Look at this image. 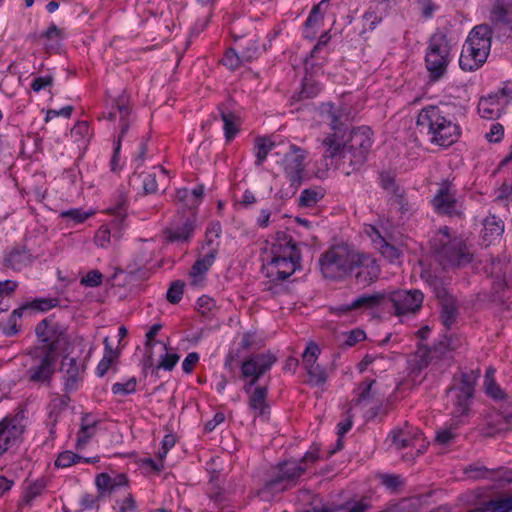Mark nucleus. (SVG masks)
<instances>
[{"instance_id": "nucleus-3", "label": "nucleus", "mask_w": 512, "mask_h": 512, "mask_svg": "<svg viewBox=\"0 0 512 512\" xmlns=\"http://www.w3.org/2000/svg\"><path fill=\"white\" fill-rule=\"evenodd\" d=\"M492 30L486 24L475 26L463 45L459 65L465 71L479 69L487 60L491 48Z\"/></svg>"}, {"instance_id": "nucleus-52", "label": "nucleus", "mask_w": 512, "mask_h": 512, "mask_svg": "<svg viewBox=\"0 0 512 512\" xmlns=\"http://www.w3.org/2000/svg\"><path fill=\"white\" fill-rule=\"evenodd\" d=\"M137 381L134 377L130 378L126 383H115L112 386L113 394L127 395L136 391Z\"/></svg>"}, {"instance_id": "nucleus-46", "label": "nucleus", "mask_w": 512, "mask_h": 512, "mask_svg": "<svg viewBox=\"0 0 512 512\" xmlns=\"http://www.w3.org/2000/svg\"><path fill=\"white\" fill-rule=\"evenodd\" d=\"M512 419V415H508L506 417H500L499 420H497V423L501 424L500 426H497L496 424L489 423L487 427L484 429V435L492 437L496 434H499L503 431H508L509 427L508 424L510 423V420Z\"/></svg>"}, {"instance_id": "nucleus-53", "label": "nucleus", "mask_w": 512, "mask_h": 512, "mask_svg": "<svg viewBox=\"0 0 512 512\" xmlns=\"http://www.w3.org/2000/svg\"><path fill=\"white\" fill-rule=\"evenodd\" d=\"M95 484L101 496H103V494L107 491L111 492L114 490V485H112V478L107 473H101L97 475Z\"/></svg>"}, {"instance_id": "nucleus-10", "label": "nucleus", "mask_w": 512, "mask_h": 512, "mask_svg": "<svg viewBox=\"0 0 512 512\" xmlns=\"http://www.w3.org/2000/svg\"><path fill=\"white\" fill-rule=\"evenodd\" d=\"M28 354L32 360L26 371L28 381L35 384H49L55 373L58 354H52L37 348H32Z\"/></svg>"}, {"instance_id": "nucleus-14", "label": "nucleus", "mask_w": 512, "mask_h": 512, "mask_svg": "<svg viewBox=\"0 0 512 512\" xmlns=\"http://www.w3.org/2000/svg\"><path fill=\"white\" fill-rule=\"evenodd\" d=\"M379 184L388 194V202L392 206H397L401 214L409 211L410 207L406 191L397 183L393 173L389 171L380 172Z\"/></svg>"}, {"instance_id": "nucleus-12", "label": "nucleus", "mask_w": 512, "mask_h": 512, "mask_svg": "<svg viewBox=\"0 0 512 512\" xmlns=\"http://www.w3.org/2000/svg\"><path fill=\"white\" fill-rule=\"evenodd\" d=\"M25 411L18 409L13 415H7L0 421V457L13 445L21 442L26 430Z\"/></svg>"}, {"instance_id": "nucleus-17", "label": "nucleus", "mask_w": 512, "mask_h": 512, "mask_svg": "<svg viewBox=\"0 0 512 512\" xmlns=\"http://www.w3.org/2000/svg\"><path fill=\"white\" fill-rule=\"evenodd\" d=\"M61 370L64 373V391L67 393L75 391L78 383L82 380L85 366L80 364L76 358L65 356L62 360Z\"/></svg>"}, {"instance_id": "nucleus-55", "label": "nucleus", "mask_w": 512, "mask_h": 512, "mask_svg": "<svg viewBox=\"0 0 512 512\" xmlns=\"http://www.w3.org/2000/svg\"><path fill=\"white\" fill-rule=\"evenodd\" d=\"M118 359L119 358L103 355V358L96 367L97 376L103 377L110 368H114V366L118 363Z\"/></svg>"}, {"instance_id": "nucleus-7", "label": "nucleus", "mask_w": 512, "mask_h": 512, "mask_svg": "<svg viewBox=\"0 0 512 512\" xmlns=\"http://www.w3.org/2000/svg\"><path fill=\"white\" fill-rule=\"evenodd\" d=\"M449 51L450 47L445 35L434 34L430 38L425 62L431 81H438L446 74Z\"/></svg>"}, {"instance_id": "nucleus-58", "label": "nucleus", "mask_w": 512, "mask_h": 512, "mask_svg": "<svg viewBox=\"0 0 512 512\" xmlns=\"http://www.w3.org/2000/svg\"><path fill=\"white\" fill-rule=\"evenodd\" d=\"M61 37V30L55 25L51 24L50 27L42 32L41 34H31L29 35V38L32 41H37L40 38H46V39H53V38H60Z\"/></svg>"}, {"instance_id": "nucleus-41", "label": "nucleus", "mask_w": 512, "mask_h": 512, "mask_svg": "<svg viewBox=\"0 0 512 512\" xmlns=\"http://www.w3.org/2000/svg\"><path fill=\"white\" fill-rule=\"evenodd\" d=\"M82 459V456L72 451H63L58 455L57 459L55 460V466L59 468H67L73 464L80 462Z\"/></svg>"}, {"instance_id": "nucleus-31", "label": "nucleus", "mask_w": 512, "mask_h": 512, "mask_svg": "<svg viewBox=\"0 0 512 512\" xmlns=\"http://www.w3.org/2000/svg\"><path fill=\"white\" fill-rule=\"evenodd\" d=\"M470 512H512V496L485 502L478 509Z\"/></svg>"}, {"instance_id": "nucleus-51", "label": "nucleus", "mask_w": 512, "mask_h": 512, "mask_svg": "<svg viewBox=\"0 0 512 512\" xmlns=\"http://www.w3.org/2000/svg\"><path fill=\"white\" fill-rule=\"evenodd\" d=\"M44 487V483L40 481L30 484L24 493L23 503L29 505L34 498L42 493Z\"/></svg>"}, {"instance_id": "nucleus-36", "label": "nucleus", "mask_w": 512, "mask_h": 512, "mask_svg": "<svg viewBox=\"0 0 512 512\" xmlns=\"http://www.w3.org/2000/svg\"><path fill=\"white\" fill-rule=\"evenodd\" d=\"M274 147V143L266 137L257 138L255 140L256 149V165L260 166L266 160L268 153Z\"/></svg>"}, {"instance_id": "nucleus-34", "label": "nucleus", "mask_w": 512, "mask_h": 512, "mask_svg": "<svg viewBox=\"0 0 512 512\" xmlns=\"http://www.w3.org/2000/svg\"><path fill=\"white\" fill-rule=\"evenodd\" d=\"M504 232L503 221L491 215L484 220V238L495 239L500 237Z\"/></svg>"}, {"instance_id": "nucleus-1", "label": "nucleus", "mask_w": 512, "mask_h": 512, "mask_svg": "<svg viewBox=\"0 0 512 512\" xmlns=\"http://www.w3.org/2000/svg\"><path fill=\"white\" fill-rule=\"evenodd\" d=\"M331 126L335 131L333 135L323 140L325 146V157H339L343 163H348L351 171L358 170L367 160L372 147L373 132L367 126L352 129L347 137L341 132L339 120L335 112L329 111Z\"/></svg>"}, {"instance_id": "nucleus-15", "label": "nucleus", "mask_w": 512, "mask_h": 512, "mask_svg": "<svg viewBox=\"0 0 512 512\" xmlns=\"http://www.w3.org/2000/svg\"><path fill=\"white\" fill-rule=\"evenodd\" d=\"M195 227L196 211H188V215L175 218L171 226L165 229L164 233L170 242H187L191 239Z\"/></svg>"}, {"instance_id": "nucleus-6", "label": "nucleus", "mask_w": 512, "mask_h": 512, "mask_svg": "<svg viewBox=\"0 0 512 512\" xmlns=\"http://www.w3.org/2000/svg\"><path fill=\"white\" fill-rule=\"evenodd\" d=\"M430 244L435 260L445 271L464 267L473 260V252L462 238L432 239Z\"/></svg>"}, {"instance_id": "nucleus-59", "label": "nucleus", "mask_w": 512, "mask_h": 512, "mask_svg": "<svg viewBox=\"0 0 512 512\" xmlns=\"http://www.w3.org/2000/svg\"><path fill=\"white\" fill-rule=\"evenodd\" d=\"M432 290L436 296V298L440 301H446L448 298H454L448 293V290L446 288V284L443 281V279H439L432 287Z\"/></svg>"}, {"instance_id": "nucleus-50", "label": "nucleus", "mask_w": 512, "mask_h": 512, "mask_svg": "<svg viewBox=\"0 0 512 512\" xmlns=\"http://www.w3.org/2000/svg\"><path fill=\"white\" fill-rule=\"evenodd\" d=\"M259 55V47L255 41L249 40L246 45L241 44V56L245 62H250Z\"/></svg>"}, {"instance_id": "nucleus-18", "label": "nucleus", "mask_w": 512, "mask_h": 512, "mask_svg": "<svg viewBox=\"0 0 512 512\" xmlns=\"http://www.w3.org/2000/svg\"><path fill=\"white\" fill-rule=\"evenodd\" d=\"M359 261H356L355 269H359L356 274L357 282L367 285L376 280L380 274V267L376 260L369 254L358 252Z\"/></svg>"}, {"instance_id": "nucleus-22", "label": "nucleus", "mask_w": 512, "mask_h": 512, "mask_svg": "<svg viewBox=\"0 0 512 512\" xmlns=\"http://www.w3.org/2000/svg\"><path fill=\"white\" fill-rule=\"evenodd\" d=\"M32 263V256L26 247H14L3 260V265L6 268L19 271Z\"/></svg>"}, {"instance_id": "nucleus-32", "label": "nucleus", "mask_w": 512, "mask_h": 512, "mask_svg": "<svg viewBox=\"0 0 512 512\" xmlns=\"http://www.w3.org/2000/svg\"><path fill=\"white\" fill-rule=\"evenodd\" d=\"M440 303L442 323L446 329H450L458 315L456 300L455 298H448V300Z\"/></svg>"}, {"instance_id": "nucleus-60", "label": "nucleus", "mask_w": 512, "mask_h": 512, "mask_svg": "<svg viewBox=\"0 0 512 512\" xmlns=\"http://www.w3.org/2000/svg\"><path fill=\"white\" fill-rule=\"evenodd\" d=\"M59 303V300L57 298H45V299H39L34 300L30 307L34 308L39 311H47L55 306H57Z\"/></svg>"}, {"instance_id": "nucleus-4", "label": "nucleus", "mask_w": 512, "mask_h": 512, "mask_svg": "<svg viewBox=\"0 0 512 512\" xmlns=\"http://www.w3.org/2000/svg\"><path fill=\"white\" fill-rule=\"evenodd\" d=\"M358 250L348 245H335L319 258L322 275L327 279L340 280L349 276L359 261Z\"/></svg>"}, {"instance_id": "nucleus-49", "label": "nucleus", "mask_w": 512, "mask_h": 512, "mask_svg": "<svg viewBox=\"0 0 512 512\" xmlns=\"http://www.w3.org/2000/svg\"><path fill=\"white\" fill-rule=\"evenodd\" d=\"M92 214H93V212H86L80 208H75V209H69V210L63 211L61 213V216L63 218H67V219L73 221L74 223L78 224V223L84 222Z\"/></svg>"}, {"instance_id": "nucleus-29", "label": "nucleus", "mask_w": 512, "mask_h": 512, "mask_svg": "<svg viewBox=\"0 0 512 512\" xmlns=\"http://www.w3.org/2000/svg\"><path fill=\"white\" fill-rule=\"evenodd\" d=\"M421 436L422 433L419 430H416V432L410 436L403 429H395L390 432L389 439L391 440L395 448L397 450H400L414 446V442Z\"/></svg>"}, {"instance_id": "nucleus-33", "label": "nucleus", "mask_w": 512, "mask_h": 512, "mask_svg": "<svg viewBox=\"0 0 512 512\" xmlns=\"http://www.w3.org/2000/svg\"><path fill=\"white\" fill-rule=\"evenodd\" d=\"M421 507L420 497L402 498L398 502L391 504L386 512H418Z\"/></svg>"}, {"instance_id": "nucleus-30", "label": "nucleus", "mask_w": 512, "mask_h": 512, "mask_svg": "<svg viewBox=\"0 0 512 512\" xmlns=\"http://www.w3.org/2000/svg\"><path fill=\"white\" fill-rule=\"evenodd\" d=\"M222 121L224 122L225 137L229 141L238 132L239 117L230 111H225L221 106L218 108Z\"/></svg>"}, {"instance_id": "nucleus-62", "label": "nucleus", "mask_w": 512, "mask_h": 512, "mask_svg": "<svg viewBox=\"0 0 512 512\" xmlns=\"http://www.w3.org/2000/svg\"><path fill=\"white\" fill-rule=\"evenodd\" d=\"M111 232L110 229L103 225L99 228V230L96 232L94 241L97 246L105 247L107 243L110 242Z\"/></svg>"}, {"instance_id": "nucleus-25", "label": "nucleus", "mask_w": 512, "mask_h": 512, "mask_svg": "<svg viewBox=\"0 0 512 512\" xmlns=\"http://www.w3.org/2000/svg\"><path fill=\"white\" fill-rule=\"evenodd\" d=\"M387 292H375L373 294H363L351 302V307L355 310L373 309L379 306L386 307Z\"/></svg>"}, {"instance_id": "nucleus-13", "label": "nucleus", "mask_w": 512, "mask_h": 512, "mask_svg": "<svg viewBox=\"0 0 512 512\" xmlns=\"http://www.w3.org/2000/svg\"><path fill=\"white\" fill-rule=\"evenodd\" d=\"M423 299L424 295L418 289L387 292L386 307L391 305L397 316L415 313L421 308Z\"/></svg>"}, {"instance_id": "nucleus-37", "label": "nucleus", "mask_w": 512, "mask_h": 512, "mask_svg": "<svg viewBox=\"0 0 512 512\" xmlns=\"http://www.w3.org/2000/svg\"><path fill=\"white\" fill-rule=\"evenodd\" d=\"M319 354V346L315 342H309L302 354V362L306 370L317 365V358Z\"/></svg>"}, {"instance_id": "nucleus-48", "label": "nucleus", "mask_w": 512, "mask_h": 512, "mask_svg": "<svg viewBox=\"0 0 512 512\" xmlns=\"http://www.w3.org/2000/svg\"><path fill=\"white\" fill-rule=\"evenodd\" d=\"M377 248L379 249L380 253L390 262H393L401 256V251L396 246L388 243L386 239H381Z\"/></svg>"}, {"instance_id": "nucleus-35", "label": "nucleus", "mask_w": 512, "mask_h": 512, "mask_svg": "<svg viewBox=\"0 0 512 512\" xmlns=\"http://www.w3.org/2000/svg\"><path fill=\"white\" fill-rule=\"evenodd\" d=\"M490 20L494 25L510 26L511 20L509 19L508 10L503 3L499 0L495 3L491 10Z\"/></svg>"}, {"instance_id": "nucleus-38", "label": "nucleus", "mask_w": 512, "mask_h": 512, "mask_svg": "<svg viewBox=\"0 0 512 512\" xmlns=\"http://www.w3.org/2000/svg\"><path fill=\"white\" fill-rule=\"evenodd\" d=\"M324 197V194L316 189H305L301 192L298 205L300 207H313L319 200Z\"/></svg>"}, {"instance_id": "nucleus-54", "label": "nucleus", "mask_w": 512, "mask_h": 512, "mask_svg": "<svg viewBox=\"0 0 512 512\" xmlns=\"http://www.w3.org/2000/svg\"><path fill=\"white\" fill-rule=\"evenodd\" d=\"M102 279L103 274L99 270H91L80 282L87 287H98L102 284Z\"/></svg>"}, {"instance_id": "nucleus-64", "label": "nucleus", "mask_w": 512, "mask_h": 512, "mask_svg": "<svg viewBox=\"0 0 512 512\" xmlns=\"http://www.w3.org/2000/svg\"><path fill=\"white\" fill-rule=\"evenodd\" d=\"M365 338L366 333L363 330L356 328L348 333L347 338L345 340V344L351 347L357 344L358 342L365 340Z\"/></svg>"}, {"instance_id": "nucleus-24", "label": "nucleus", "mask_w": 512, "mask_h": 512, "mask_svg": "<svg viewBox=\"0 0 512 512\" xmlns=\"http://www.w3.org/2000/svg\"><path fill=\"white\" fill-rule=\"evenodd\" d=\"M90 414H84L81 419V426L77 433L76 449H83L89 440L96 433V426L99 423L97 420H90Z\"/></svg>"}, {"instance_id": "nucleus-9", "label": "nucleus", "mask_w": 512, "mask_h": 512, "mask_svg": "<svg viewBox=\"0 0 512 512\" xmlns=\"http://www.w3.org/2000/svg\"><path fill=\"white\" fill-rule=\"evenodd\" d=\"M35 334L38 341L43 344L36 348L52 354H58L59 346L68 342L67 328L57 321L55 316H49L39 322Z\"/></svg>"}, {"instance_id": "nucleus-43", "label": "nucleus", "mask_w": 512, "mask_h": 512, "mask_svg": "<svg viewBox=\"0 0 512 512\" xmlns=\"http://www.w3.org/2000/svg\"><path fill=\"white\" fill-rule=\"evenodd\" d=\"M328 0H322L320 3H318L317 5L313 6L306 22H305V27H306V30H308L309 28H313V27H316V26H319L322 21H323V12L321 10V7L322 5L327 2Z\"/></svg>"}, {"instance_id": "nucleus-57", "label": "nucleus", "mask_w": 512, "mask_h": 512, "mask_svg": "<svg viewBox=\"0 0 512 512\" xmlns=\"http://www.w3.org/2000/svg\"><path fill=\"white\" fill-rule=\"evenodd\" d=\"M204 194V186L198 185L192 191H190L191 203H186V207L189 211H195L201 202Z\"/></svg>"}, {"instance_id": "nucleus-8", "label": "nucleus", "mask_w": 512, "mask_h": 512, "mask_svg": "<svg viewBox=\"0 0 512 512\" xmlns=\"http://www.w3.org/2000/svg\"><path fill=\"white\" fill-rule=\"evenodd\" d=\"M283 245L288 249L287 253L284 251L283 255H276V247L272 249L274 256L272 257L269 265L275 269V278L273 281H284L288 279L297 269H300L301 253L298 249L297 243L291 236L287 237L283 234ZM280 247L282 244L279 245ZM274 275V272H271Z\"/></svg>"}, {"instance_id": "nucleus-23", "label": "nucleus", "mask_w": 512, "mask_h": 512, "mask_svg": "<svg viewBox=\"0 0 512 512\" xmlns=\"http://www.w3.org/2000/svg\"><path fill=\"white\" fill-rule=\"evenodd\" d=\"M267 395V386H257L254 391L249 393L248 406L255 413V416L263 417L269 413Z\"/></svg>"}, {"instance_id": "nucleus-28", "label": "nucleus", "mask_w": 512, "mask_h": 512, "mask_svg": "<svg viewBox=\"0 0 512 512\" xmlns=\"http://www.w3.org/2000/svg\"><path fill=\"white\" fill-rule=\"evenodd\" d=\"M270 357H276L273 353L270 351L263 353V354H257L254 355L248 359H246L242 365H241V373L243 377H250L257 375L258 371L261 370V365L264 363H268V358Z\"/></svg>"}, {"instance_id": "nucleus-40", "label": "nucleus", "mask_w": 512, "mask_h": 512, "mask_svg": "<svg viewBox=\"0 0 512 512\" xmlns=\"http://www.w3.org/2000/svg\"><path fill=\"white\" fill-rule=\"evenodd\" d=\"M184 287L185 283L181 280L172 282L166 294L167 301L171 304L179 303L184 293Z\"/></svg>"}, {"instance_id": "nucleus-56", "label": "nucleus", "mask_w": 512, "mask_h": 512, "mask_svg": "<svg viewBox=\"0 0 512 512\" xmlns=\"http://www.w3.org/2000/svg\"><path fill=\"white\" fill-rule=\"evenodd\" d=\"M504 136V127L500 123H494L491 125L489 132L485 134V138L488 142L498 143Z\"/></svg>"}, {"instance_id": "nucleus-39", "label": "nucleus", "mask_w": 512, "mask_h": 512, "mask_svg": "<svg viewBox=\"0 0 512 512\" xmlns=\"http://www.w3.org/2000/svg\"><path fill=\"white\" fill-rule=\"evenodd\" d=\"M306 371L309 375L308 383L313 386H321L327 381L326 369L319 364L307 369Z\"/></svg>"}, {"instance_id": "nucleus-16", "label": "nucleus", "mask_w": 512, "mask_h": 512, "mask_svg": "<svg viewBox=\"0 0 512 512\" xmlns=\"http://www.w3.org/2000/svg\"><path fill=\"white\" fill-rule=\"evenodd\" d=\"M435 210L439 214L448 215L450 217H460L461 212L457 209V200L455 195L450 192V185L444 184L438 190L432 200Z\"/></svg>"}, {"instance_id": "nucleus-63", "label": "nucleus", "mask_w": 512, "mask_h": 512, "mask_svg": "<svg viewBox=\"0 0 512 512\" xmlns=\"http://www.w3.org/2000/svg\"><path fill=\"white\" fill-rule=\"evenodd\" d=\"M102 498V496L99 494L98 496H95L93 494H84L81 498V502H80V505H81V509L82 510H87V509H92V508H98L99 505H98V502L99 500Z\"/></svg>"}, {"instance_id": "nucleus-27", "label": "nucleus", "mask_w": 512, "mask_h": 512, "mask_svg": "<svg viewBox=\"0 0 512 512\" xmlns=\"http://www.w3.org/2000/svg\"><path fill=\"white\" fill-rule=\"evenodd\" d=\"M502 104L498 101V95H489L481 98L478 103V112L482 118H498L502 111Z\"/></svg>"}, {"instance_id": "nucleus-19", "label": "nucleus", "mask_w": 512, "mask_h": 512, "mask_svg": "<svg viewBox=\"0 0 512 512\" xmlns=\"http://www.w3.org/2000/svg\"><path fill=\"white\" fill-rule=\"evenodd\" d=\"M446 352H448V346L444 341H440L437 345H434L433 348L419 347L415 352L413 360L410 361L412 371L420 372L422 369L426 368L434 358L445 355Z\"/></svg>"}, {"instance_id": "nucleus-61", "label": "nucleus", "mask_w": 512, "mask_h": 512, "mask_svg": "<svg viewBox=\"0 0 512 512\" xmlns=\"http://www.w3.org/2000/svg\"><path fill=\"white\" fill-rule=\"evenodd\" d=\"M143 190H144L145 194H152V193L157 192L158 185H157L155 173H148V174L144 175Z\"/></svg>"}, {"instance_id": "nucleus-47", "label": "nucleus", "mask_w": 512, "mask_h": 512, "mask_svg": "<svg viewBox=\"0 0 512 512\" xmlns=\"http://www.w3.org/2000/svg\"><path fill=\"white\" fill-rule=\"evenodd\" d=\"M242 62H244L242 56L239 55L233 48L227 49L222 58L223 65L229 68L230 70H236L240 67Z\"/></svg>"}, {"instance_id": "nucleus-44", "label": "nucleus", "mask_w": 512, "mask_h": 512, "mask_svg": "<svg viewBox=\"0 0 512 512\" xmlns=\"http://www.w3.org/2000/svg\"><path fill=\"white\" fill-rule=\"evenodd\" d=\"M179 359L180 356L178 354L166 352L165 355L161 357L159 364L152 370V374L157 375L159 369L167 371L173 370Z\"/></svg>"}, {"instance_id": "nucleus-26", "label": "nucleus", "mask_w": 512, "mask_h": 512, "mask_svg": "<svg viewBox=\"0 0 512 512\" xmlns=\"http://www.w3.org/2000/svg\"><path fill=\"white\" fill-rule=\"evenodd\" d=\"M466 472H475L472 476L474 478H491L499 482L510 483L512 482V470L498 468L496 470L489 471L485 467H473L470 466L465 470Z\"/></svg>"}, {"instance_id": "nucleus-11", "label": "nucleus", "mask_w": 512, "mask_h": 512, "mask_svg": "<svg viewBox=\"0 0 512 512\" xmlns=\"http://www.w3.org/2000/svg\"><path fill=\"white\" fill-rule=\"evenodd\" d=\"M306 155L307 153L304 149L295 145H291L290 151L285 154L283 166L291 191L280 190L281 198L291 197L301 185L304 178L305 165L303 162Z\"/></svg>"}, {"instance_id": "nucleus-42", "label": "nucleus", "mask_w": 512, "mask_h": 512, "mask_svg": "<svg viewBox=\"0 0 512 512\" xmlns=\"http://www.w3.org/2000/svg\"><path fill=\"white\" fill-rule=\"evenodd\" d=\"M268 363H263L261 365V370L258 371L257 375L250 376L251 378L248 383H246L243 387V390L245 393L249 394L252 392V387L257 383V381L267 372L271 369V367L276 363L277 357H270L268 358Z\"/></svg>"}, {"instance_id": "nucleus-21", "label": "nucleus", "mask_w": 512, "mask_h": 512, "mask_svg": "<svg viewBox=\"0 0 512 512\" xmlns=\"http://www.w3.org/2000/svg\"><path fill=\"white\" fill-rule=\"evenodd\" d=\"M117 108L121 114L122 125H121V132L118 136V142H117V145L114 150V154L111 159V170L113 172H116L118 170V155H119V151L121 148V140L124 137V135L127 133L128 129L130 127V123H129V119H128L129 118V108L127 106V101L124 97L120 98L117 101Z\"/></svg>"}, {"instance_id": "nucleus-20", "label": "nucleus", "mask_w": 512, "mask_h": 512, "mask_svg": "<svg viewBox=\"0 0 512 512\" xmlns=\"http://www.w3.org/2000/svg\"><path fill=\"white\" fill-rule=\"evenodd\" d=\"M306 469L307 467L302 465L301 462L284 461L279 464V474L268 480L265 486L267 489H275L278 484L284 481H294L298 479Z\"/></svg>"}, {"instance_id": "nucleus-5", "label": "nucleus", "mask_w": 512, "mask_h": 512, "mask_svg": "<svg viewBox=\"0 0 512 512\" xmlns=\"http://www.w3.org/2000/svg\"><path fill=\"white\" fill-rule=\"evenodd\" d=\"M479 375V370L465 371L462 369L453 375L451 385L446 390V396L453 404L452 415L454 417L465 416L470 411Z\"/></svg>"}, {"instance_id": "nucleus-45", "label": "nucleus", "mask_w": 512, "mask_h": 512, "mask_svg": "<svg viewBox=\"0 0 512 512\" xmlns=\"http://www.w3.org/2000/svg\"><path fill=\"white\" fill-rule=\"evenodd\" d=\"M381 483L392 492H397L404 486L405 480L397 474H385L381 476Z\"/></svg>"}, {"instance_id": "nucleus-2", "label": "nucleus", "mask_w": 512, "mask_h": 512, "mask_svg": "<svg viewBox=\"0 0 512 512\" xmlns=\"http://www.w3.org/2000/svg\"><path fill=\"white\" fill-rule=\"evenodd\" d=\"M461 116L462 106L453 102H440L421 109L417 117V126L421 131H426L432 144L448 148L460 138Z\"/></svg>"}]
</instances>
